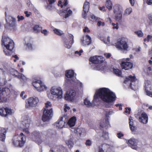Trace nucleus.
Wrapping results in <instances>:
<instances>
[{
  "label": "nucleus",
  "instance_id": "obj_1",
  "mask_svg": "<svg viewBox=\"0 0 152 152\" xmlns=\"http://www.w3.org/2000/svg\"><path fill=\"white\" fill-rule=\"evenodd\" d=\"M116 97L115 94L109 89L102 88L97 91L94 96L93 99L91 103L87 98L84 100V104L88 107H93L95 105L94 102L99 99H100L103 102L107 103H112L113 105L116 100Z\"/></svg>",
  "mask_w": 152,
  "mask_h": 152
},
{
  "label": "nucleus",
  "instance_id": "obj_2",
  "mask_svg": "<svg viewBox=\"0 0 152 152\" xmlns=\"http://www.w3.org/2000/svg\"><path fill=\"white\" fill-rule=\"evenodd\" d=\"M2 45L5 47L6 49H4L3 51L6 55L10 56L12 53V50L14 48V43L12 40L8 37L2 36L1 40Z\"/></svg>",
  "mask_w": 152,
  "mask_h": 152
},
{
  "label": "nucleus",
  "instance_id": "obj_3",
  "mask_svg": "<svg viewBox=\"0 0 152 152\" xmlns=\"http://www.w3.org/2000/svg\"><path fill=\"white\" fill-rule=\"evenodd\" d=\"M26 137L23 133L19 135L14 136L12 139V143L15 147H22L23 146L25 142Z\"/></svg>",
  "mask_w": 152,
  "mask_h": 152
},
{
  "label": "nucleus",
  "instance_id": "obj_4",
  "mask_svg": "<svg viewBox=\"0 0 152 152\" xmlns=\"http://www.w3.org/2000/svg\"><path fill=\"white\" fill-rule=\"evenodd\" d=\"M32 141L40 144L42 141V133L39 132L34 131L31 133L29 137Z\"/></svg>",
  "mask_w": 152,
  "mask_h": 152
},
{
  "label": "nucleus",
  "instance_id": "obj_5",
  "mask_svg": "<svg viewBox=\"0 0 152 152\" xmlns=\"http://www.w3.org/2000/svg\"><path fill=\"white\" fill-rule=\"evenodd\" d=\"M10 90L7 88H0V102H6L9 98Z\"/></svg>",
  "mask_w": 152,
  "mask_h": 152
},
{
  "label": "nucleus",
  "instance_id": "obj_6",
  "mask_svg": "<svg viewBox=\"0 0 152 152\" xmlns=\"http://www.w3.org/2000/svg\"><path fill=\"white\" fill-rule=\"evenodd\" d=\"M32 84L34 87L39 91H42L47 89L46 87L40 80L35 79L32 82Z\"/></svg>",
  "mask_w": 152,
  "mask_h": 152
},
{
  "label": "nucleus",
  "instance_id": "obj_7",
  "mask_svg": "<svg viewBox=\"0 0 152 152\" xmlns=\"http://www.w3.org/2000/svg\"><path fill=\"white\" fill-rule=\"evenodd\" d=\"M42 120L44 122L49 121L52 118L53 115V109L50 108L49 109H43Z\"/></svg>",
  "mask_w": 152,
  "mask_h": 152
},
{
  "label": "nucleus",
  "instance_id": "obj_8",
  "mask_svg": "<svg viewBox=\"0 0 152 152\" xmlns=\"http://www.w3.org/2000/svg\"><path fill=\"white\" fill-rule=\"evenodd\" d=\"M113 12L115 14V19L118 21L121 20L122 18V12L120 5L116 4L114 6Z\"/></svg>",
  "mask_w": 152,
  "mask_h": 152
},
{
  "label": "nucleus",
  "instance_id": "obj_9",
  "mask_svg": "<svg viewBox=\"0 0 152 152\" xmlns=\"http://www.w3.org/2000/svg\"><path fill=\"white\" fill-rule=\"evenodd\" d=\"M116 48L120 50H127L128 48V45L127 42L124 39L121 38L119 41L115 43Z\"/></svg>",
  "mask_w": 152,
  "mask_h": 152
},
{
  "label": "nucleus",
  "instance_id": "obj_10",
  "mask_svg": "<svg viewBox=\"0 0 152 152\" xmlns=\"http://www.w3.org/2000/svg\"><path fill=\"white\" fill-rule=\"evenodd\" d=\"M89 61L94 64H102L105 60L104 58L102 56H95L91 57L89 59Z\"/></svg>",
  "mask_w": 152,
  "mask_h": 152
},
{
  "label": "nucleus",
  "instance_id": "obj_11",
  "mask_svg": "<svg viewBox=\"0 0 152 152\" xmlns=\"http://www.w3.org/2000/svg\"><path fill=\"white\" fill-rule=\"evenodd\" d=\"M39 102V99L37 97H30L28 99V103L26 105V107H35L37 105Z\"/></svg>",
  "mask_w": 152,
  "mask_h": 152
},
{
  "label": "nucleus",
  "instance_id": "obj_12",
  "mask_svg": "<svg viewBox=\"0 0 152 152\" xmlns=\"http://www.w3.org/2000/svg\"><path fill=\"white\" fill-rule=\"evenodd\" d=\"M76 95V93L73 90H70L69 91H67L64 95V99L66 101L73 102L75 98Z\"/></svg>",
  "mask_w": 152,
  "mask_h": 152
},
{
  "label": "nucleus",
  "instance_id": "obj_13",
  "mask_svg": "<svg viewBox=\"0 0 152 152\" xmlns=\"http://www.w3.org/2000/svg\"><path fill=\"white\" fill-rule=\"evenodd\" d=\"M0 111L1 114L2 115V116L7 117L9 115H11L14 113L13 110L10 108L6 107L5 108L2 107L0 108Z\"/></svg>",
  "mask_w": 152,
  "mask_h": 152
},
{
  "label": "nucleus",
  "instance_id": "obj_14",
  "mask_svg": "<svg viewBox=\"0 0 152 152\" xmlns=\"http://www.w3.org/2000/svg\"><path fill=\"white\" fill-rule=\"evenodd\" d=\"M51 94L54 95L58 98L61 99L62 97V91L60 87L55 88L52 87L50 90Z\"/></svg>",
  "mask_w": 152,
  "mask_h": 152
},
{
  "label": "nucleus",
  "instance_id": "obj_15",
  "mask_svg": "<svg viewBox=\"0 0 152 152\" xmlns=\"http://www.w3.org/2000/svg\"><path fill=\"white\" fill-rule=\"evenodd\" d=\"M69 40L66 39L64 41V44L65 47L68 49L70 48L72 46V44L74 43V36L72 34H69Z\"/></svg>",
  "mask_w": 152,
  "mask_h": 152
},
{
  "label": "nucleus",
  "instance_id": "obj_16",
  "mask_svg": "<svg viewBox=\"0 0 152 152\" xmlns=\"http://www.w3.org/2000/svg\"><path fill=\"white\" fill-rule=\"evenodd\" d=\"M138 140L134 138H131L128 141V144L132 148L136 149L137 148V143Z\"/></svg>",
  "mask_w": 152,
  "mask_h": 152
},
{
  "label": "nucleus",
  "instance_id": "obj_17",
  "mask_svg": "<svg viewBox=\"0 0 152 152\" xmlns=\"http://www.w3.org/2000/svg\"><path fill=\"white\" fill-rule=\"evenodd\" d=\"M121 66L122 69L126 70L131 69L133 67V63L130 62L122 61Z\"/></svg>",
  "mask_w": 152,
  "mask_h": 152
},
{
  "label": "nucleus",
  "instance_id": "obj_18",
  "mask_svg": "<svg viewBox=\"0 0 152 152\" xmlns=\"http://www.w3.org/2000/svg\"><path fill=\"white\" fill-rule=\"evenodd\" d=\"M91 37L88 35H86L85 37V40L84 37H83L81 39V43L84 46L86 45H89L91 42Z\"/></svg>",
  "mask_w": 152,
  "mask_h": 152
},
{
  "label": "nucleus",
  "instance_id": "obj_19",
  "mask_svg": "<svg viewBox=\"0 0 152 152\" xmlns=\"http://www.w3.org/2000/svg\"><path fill=\"white\" fill-rule=\"evenodd\" d=\"M8 128L0 127V140L4 141Z\"/></svg>",
  "mask_w": 152,
  "mask_h": 152
},
{
  "label": "nucleus",
  "instance_id": "obj_20",
  "mask_svg": "<svg viewBox=\"0 0 152 152\" xmlns=\"http://www.w3.org/2000/svg\"><path fill=\"white\" fill-rule=\"evenodd\" d=\"M11 73L12 75L15 76V77L19 79L25 80L26 78L23 74L20 73L17 71L15 69H13L11 71Z\"/></svg>",
  "mask_w": 152,
  "mask_h": 152
},
{
  "label": "nucleus",
  "instance_id": "obj_21",
  "mask_svg": "<svg viewBox=\"0 0 152 152\" xmlns=\"http://www.w3.org/2000/svg\"><path fill=\"white\" fill-rule=\"evenodd\" d=\"M140 122L143 124H146L147 123L148 120V117L147 114L145 112H143L141 116L139 117Z\"/></svg>",
  "mask_w": 152,
  "mask_h": 152
},
{
  "label": "nucleus",
  "instance_id": "obj_22",
  "mask_svg": "<svg viewBox=\"0 0 152 152\" xmlns=\"http://www.w3.org/2000/svg\"><path fill=\"white\" fill-rule=\"evenodd\" d=\"M30 123V120L29 119H27L22 122V124L23 126V130H25L26 132L27 133H29L28 129L29 127Z\"/></svg>",
  "mask_w": 152,
  "mask_h": 152
},
{
  "label": "nucleus",
  "instance_id": "obj_23",
  "mask_svg": "<svg viewBox=\"0 0 152 152\" xmlns=\"http://www.w3.org/2000/svg\"><path fill=\"white\" fill-rule=\"evenodd\" d=\"M63 117H61L57 122L55 123V125L58 129L62 128L64 126L65 122L63 120Z\"/></svg>",
  "mask_w": 152,
  "mask_h": 152
},
{
  "label": "nucleus",
  "instance_id": "obj_24",
  "mask_svg": "<svg viewBox=\"0 0 152 152\" xmlns=\"http://www.w3.org/2000/svg\"><path fill=\"white\" fill-rule=\"evenodd\" d=\"M152 86L150 84L146 85L144 87V89L146 94L152 97V92L150 91L152 90Z\"/></svg>",
  "mask_w": 152,
  "mask_h": 152
},
{
  "label": "nucleus",
  "instance_id": "obj_25",
  "mask_svg": "<svg viewBox=\"0 0 152 152\" xmlns=\"http://www.w3.org/2000/svg\"><path fill=\"white\" fill-rule=\"evenodd\" d=\"M6 20L7 23L10 27H13L15 24V20L11 16H9L6 18Z\"/></svg>",
  "mask_w": 152,
  "mask_h": 152
},
{
  "label": "nucleus",
  "instance_id": "obj_26",
  "mask_svg": "<svg viewBox=\"0 0 152 152\" xmlns=\"http://www.w3.org/2000/svg\"><path fill=\"white\" fill-rule=\"evenodd\" d=\"M129 126L130 129L133 134H135L134 132L136 129L135 126H134V122L133 121V117L130 116L129 119Z\"/></svg>",
  "mask_w": 152,
  "mask_h": 152
},
{
  "label": "nucleus",
  "instance_id": "obj_27",
  "mask_svg": "<svg viewBox=\"0 0 152 152\" xmlns=\"http://www.w3.org/2000/svg\"><path fill=\"white\" fill-rule=\"evenodd\" d=\"M136 80V77L134 76H132L131 75H129L128 77H126L124 81V83L125 84L127 83V82L130 81V86H131L132 85V82H134Z\"/></svg>",
  "mask_w": 152,
  "mask_h": 152
},
{
  "label": "nucleus",
  "instance_id": "obj_28",
  "mask_svg": "<svg viewBox=\"0 0 152 152\" xmlns=\"http://www.w3.org/2000/svg\"><path fill=\"white\" fill-rule=\"evenodd\" d=\"M66 12V14L63 17L65 18H66L72 14V11L70 9H69V8H66V9H63L62 10V13H65Z\"/></svg>",
  "mask_w": 152,
  "mask_h": 152
},
{
  "label": "nucleus",
  "instance_id": "obj_29",
  "mask_svg": "<svg viewBox=\"0 0 152 152\" xmlns=\"http://www.w3.org/2000/svg\"><path fill=\"white\" fill-rule=\"evenodd\" d=\"M74 71L72 70H66L65 72V75L67 78H71L74 77Z\"/></svg>",
  "mask_w": 152,
  "mask_h": 152
},
{
  "label": "nucleus",
  "instance_id": "obj_30",
  "mask_svg": "<svg viewBox=\"0 0 152 152\" xmlns=\"http://www.w3.org/2000/svg\"><path fill=\"white\" fill-rule=\"evenodd\" d=\"M76 121V117H73L69 119L68 121V124L71 126H74L75 125Z\"/></svg>",
  "mask_w": 152,
  "mask_h": 152
},
{
  "label": "nucleus",
  "instance_id": "obj_31",
  "mask_svg": "<svg viewBox=\"0 0 152 152\" xmlns=\"http://www.w3.org/2000/svg\"><path fill=\"white\" fill-rule=\"evenodd\" d=\"M105 5L106 7L109 11L112 9L113 4L110 0H106Z\"/></svg>",
  "mask_w": 152,
  "mask_h": 152
},
{
  "label": "nucleus",
  "instance_id": "obj_32",
  "mask_svg": "<svg viewBox=\"0 0 152 152\" xmlns=\"http://www.w3.org/2000/svg\"><path fill=\"white\" fill-rule=\"evenodd\" d=\"M68 4L67 0H64L63 2L61 0H59L58 1V5L60 6L61 8H62L64 6H66Z\"/></svg>",
  "mask_w": 152,
  "mask_h": 152
},
{
  "label": "nucleus",
  "instance_id": "obj_33",
  "mask_svg": "<svg viewBox=\"0 0 152 152\" xmlns=\"http://www.w3.org/2000/svg\"><path fill=\"white\" fill-rule=\"evenodd\" d=\"M53 31L54 33L59 36H61L64 34L63 31L59 29L55 28L53 29Z\"/></svg>",
  "mask_w": 152,
  "mask_h": 152
},
{
  "label": "nucleus",
  "instance_id": "obj_34",
  "mask_svg": "<svg viewBox=\"0 0 152 152\" xmlns=\"http://www.w3.org/2000/svg\"><path fill=\"white\" fill-rule=\"evenodd\" d=\"M42 29V27L38 25H35L33 27V30L36 33H39Z\"/></svg>",
  "mask_w": 152,
  "mask_h": 152
},
{
  "label": "nucleus",
  "instance_id": "obj_35",
  "mask_svg": "<svg viewBox=\"0 0 152 152\" xmlns=\"http://www.w3.org/2000/svg\"><path fill=\"white\" fill-rule=\"evenodd\" d=\"M90 7V3L89 2L87 1H85L84 3L83 7V10L88 11Z\"/></svg>",
  "mask_w": 152,
  "mask_h": 152
},
{
  "label": "nucleus",
  "instance_id": "obj_36",
  "mask_svg": "<svg viewBox=\"0 0 152 152\" xmlns=\"http://www.w3.org/2000/svg\"><path fill=\"white\" fill-rule=\"evenodd\" d=\"M113 72L117 76H120L121 75L122 72L121 70L118 69H113Z\"/></svg>",
  "mask_w": 152,
  "mask_h": 152
},
{
  "label": "nucleus",
  "instance_id": "obj_37",
  "mask_svg": "<svg viewBox=\"0 0 152 152\" xmlns=\"http://www.w3.org/2000/svg\"><path fill=\"white\" fill-rule=\"evenodd\" d=\"M100 148L104 150V151H107L109 148V147L107 144L104 143L102 145L101 147H100Z\"/></svg>",
  "mask_w": 152,
  "mask_h": 152
},
{
  "label": "nucleus",
  "instance_id": "obj_38",
  "mask_svg": "<svg viewBox=\"0 0 152 152\" xmlns=\"http://www.w3.org/2000/svg\"><path fill=\"white\" fill-rule=\"evenodd\" d=\"M45 107L43 109H49L50 108H52V105L50 102H47L45 103Z\"/></svg>",
  "mask_w": 152,
  "mask_h": 152
},
{
  "label": "nucleus",
  "instance_id": "obj_39",
  "mask_svg": "<svg viewBox=\"0 0 152 152\" xmlns=\"http://www.w3.org/2000/svg\"><path fill=\"white\" fill-rule=\"evenodd\" d=\"M66 144L69 148H72L74 145L73 142L71 140H69L66 142Z\"/></svg>",
  "mask_w": 152,
  "mask_h": 152
},
{
  "label": "nucleus",
  "instance_id": "obj_40",
  "mask_svg": "<svg viewBox=\"0 0 152 152\" xmlns=\"http://www.w3.org/2000/svg\"><path fill=\"white\" fill-rule=\"evenodd\" d=\"M132 12V9L130 8H127L125 11L124 15H128L130 14Z\"/></svg>",
  "mask_w": 152,
  "mask_h": 152
},
{
  "label": "nucleus",
  "instance_id": "obj_41",
  "mask_svg": "<svg viewBox=\"0 0 152 152\" xmlns=\"http://www.w3.org/2000/svg\"><path fill=\"white\" fill-rule=\"evenodd\" d=\"M102 137L105 139L107 140L108 138V134L106 132L103 131Z\"/></svg>",
  "mask_w": 152,
  "mask_h": 152
},
{
  "label": "nucleus",
  "instance_id": "obj_42",
  "mask_svg": "<svg viewBox=\"0 0 152 152\" xmlns=\"http://www.w3.org/2000/svg\"><path fill=\"white\" fill-rule=\"evenodd\" d=\"M92 144V142L91 140L89 139L87 140H86L85 145L87 146H90Z\"/></svg>",
  "mask_w": 152,
  "mask_h": 152
},
{
  "label": "nucleus",
  "instance_id": "obj_43",
  "mask_svg": "<svg viewBox=\"0 0 152 152\" xmlns=\"http://www.w3.org/2000/svg\"><path fill=\"white\" fill-rule=\"evenodd\" d=\"M135 33L139 37H141L143 36V34L141 31H135Z\"/></svg>",
  "mask_w": 152,
  "mask_h": 152
},
{
  "label": "nucleus",
  "instance_id": "obj_44",
  "mask_svg": "<svg viewBox=\"0 0 152 152\" xmlns=\"http://www.w3.org/2000/svg\"><path fill=\"white\" fill-rule=\"evenodd\" d=\"M26 45L28 49L30 50H33V48L32 47V45L31 43H28Z\"/></svg>",
  "mask_w": 152,
  "mask_h": 152
},
{
  "label": "nucleus",
  "instance_id": "obj_45",
  "mask_svg": "<svg viewBox=\"0 0 152 152\" xmlns=\"http://www.w3.org/2000/svg\"><path fill=\"white\" fill-rule=\"evenodd\" d=\"M83 11L82 13V17L84 18H86L87 17V13L88 12V11L83 10Z\"/></svg>",
  "mask_w": 152,
  "mask_h": 152
},
{
  "label": "nucleus",
  "instance_id": "obj_46",
  "mask_svg": "<svg viewBox=\"0 0 152 152\" xmlns=\"http://www.w3.org/2000/svg\"><path fill=\"white\" fill-rule=\"evenodd\" d=\"M97 25L99 27L101 26H103L105 25V23L104 22H102L101 21H99L97 23Z\"/></svg>",
  "mask_w": 152,
  "mask_h": 152
},
{
  "label": "nucleus",
  "instance_id": "obj_47",
  "mask_svg": "<svg viewBox=\"0 0 152 152\" xmlns=\"http://www.w3.org/2000/svg\"><path fill=\"white\" fill-rule=\"evenodd\" d=\"M91 18L93 21H96L99 20L98 18L94 16L93 15H91Z\"/></svg>",
  "mask_w": 152,
  "mask_h": 152
},
{
  "label": "nucleus",
  "instance_id": "obj_48",
  "mask_svg": "<svg viewBox=\"0 0 152 152\" xmlns=\"http://www.w3.org/2000/svg\"><path fill=\"white\" fill-rule=\"evenodd\" d=\"M124 136V134L121 132H118L117 134V136L118 138L120 139L122 137H123Z\"/></svg>",
  "mask_w": 152,
  "mask_h": 152
},
{
  "label": "nucleus",
  "instance_id": "obj_49",
  "mask_svg": "<svg viewBox=\"0 0 152 152\" xmlns=\"http://www.w3.org/2000/svg\"><path fill=\"white\" fill-rule=\"evenodd\" d=\"M125 110L124 112L126 113H127L129 114H130L131 108L129 107H126L125 108Z\"/></svg>",
  "mask_w": 152,
  "mask_h": 152
},
{
  "label": "nucleus",
  "instance_id": "obj_50",
  "mask_svg": "<svg viewBox=\"0 0 152 152\" xmlns=\"http://www.w3.org/2000/svg\"><path fill=\"white\" fill-rule=\"evenodd\" d=\"M40 31L42 33L44 34L45 36H47L48 34V32L46 29H44L43 30H41Z\"/></svg>",
  "mask_w": 152,
  "mask_h": 152
},
{
  "label": "nucleus",
  "instance_id": "obj_51",
  "mask_svg": "<svg viewBox=\"0 0 152 152\" xmlns=\"http://www.w3.org/2000/svg\"><path fill=\"white\" fill-rule=\"evenodd\" d=\"M107 124H105L101 123L100 125V128L101 129L103 128L104 127L107 126Z\"/></svg>",
  "mask_w": 152,
  "mask_h": 152
},
{
  "label": "nucleus",
  "instance_id": "obj_52",
  "mask_svg": "<svg viewBox=\"0 0 152 152\" xmlns=\"http://www.w3.org/2000/svg\"><path fill=\"white\" fill-rule=\"evenodd\" d=\"M148 18L150 21L149 24L151 25V23H152V15L151 14L149 15L148 16Z\"/></svg>",
  "mask_w": 152,
  "mask_h": 152
},
{
  "label": "nucleus",
  "instance_id": "obj_53",
  "mask_svg": "<svg viewBox=\"0 0 152 152\" xmlns=\"http://www.w3.org/2000/svg\"><path fill=\"white\" fill-rule=\"evenodd\" d=\"M83 31L84 32L89 33L90 32V30L87 27H85L83 29Z\"/></svg>",
  "mask_w": 152,
  "mask_h": 152
},
{
  "label": "nucleus",
  "instance_id": "obj_54",
  "mask_svg": "<svg viewBox=\"0 0 152 152\" xmlns=\"http://www.w3.org/2000/svg\"><path fill=\"white\" fill-rule=\"evenodd\" d=\"M104 55L107 58H108L110 57L111 54L109 53H105L104 54Z\"/></svg>",
  "mask_w": 152,
  "mask_h": 152
},
{
  "label": "nucleus",
  "instance_id": "obj_55",
  "mask_svg": "<svg viewBox=\"0 0 152 152\" xmlns=\"http://www.w3.org/2000/svg\"><path fill=\"white\" fill-rule=\"evenodd\" d=\"M25 94V92L24 91H23L21 92V93L20 94V96L21 97H22L23 99H24L26 97V95H25L24 97H23V94Z\"/></svg>",
  "mask_w": 152,
  "mask_h": 152
},
{
  "label": "nucleus",
  "instance_id": "obj_56",
  "mask_svg": "<svg viewBox=\"0 0 152 152\" xmlns=\"http://www.w3.org/2000/svg\"><path fill=\"white\" fill-rule=\"evenodd\" d=\"M83 50H80L79 51H76L75 52V54H77L79 56H81V55L82 53H83Z\"/></svg>",
  "mask_w": 152,
  "mask_h": 152
},
{
  "label": "nucleus",
  "instance_id": "obj_57",
  "mask_svg": "<svg viewBox=\"0 0 152 152\" xmlns=\"http://www.w3.org/2000/svg\"><path fill=\"white\" fill-rule=\"evenodd\" d=\"M18 18V21H20L21 20H23L24 19V17L23 16H20L18 15L17 17Z\"/></svg>",
  "mask_w": 152,
  "mask_h": 152
},
{
  "label": "nucleus",
  "instance_id": "obj_58",
  "mask_svg": "<svg viewBox=\"0 0 152 152\" xmlns=\"http://www.w3.org/2000/svg\"><path fill=\"white\" fill-rule=\"evenodd\" d=\"M24 13L26 15V17H28L30 16V14L31 13V12L29 13L28 11H26L24 12Z\"/></svg>",
  "mask_w": 152,
  "mask_h": 152
},
{
  "label": "nucleus",
  "instance_id": "obj_59",
  "mask_svg": "<svg viewBox=\"0 0 152 152\" xmlns=\"http://www.w3.org/2000/svg\"><path fill=\"white\" fill-rule=\"evenodd\" d=\"M146 3L148 5H151L152 4V0H147Z\"/></svg>",
  "mask_w": 152,
  "mask_h": 152
},
{
  "label": "nucleus",
  "instance_id": "obj_60",
  "mask_svg": "<svg viewBox=\"0 0 152 152\" xmlns=\"http://www.w3.org/2000/svg\"><path fill=\"white\" fill-rule=\"evenodd\" d=\"M105 7L104 6H103L102 7H99V9L100 10L103 11V12H105L106 10H105Z\"/></svg>",
  "mask_w": 152,
  "mask_h": 152
},
{
  "label": "nucleus",
  "instance_id": "obj_61",
  "mask_svg": "<svg viewBox=\"0 0 152 152\" xmlns=\"http://www.w3.org/2000/svg\"><path fill=\"white\" fill-rule=\"evenodd\" d=\"M56 1V0H48V2L50 5L54 3Z\"/></svg>",
  "mask_w": 152,
  "mask_h": 152
},
{
  "label": "nucleus",
  "instance_id": "obj_62",
  "mask_svg": "<svg viewBox=\"0 0 152 152\" xmlns=\"http://www.w3.org/2000/svg\"><path fill=\"white\" fill-rule=\"evenodd\" d=\"M113 112L112 111H110L108 112H106V117H108V115H110L111 114H112V113H113Z\"/></svg>",
  "mask_w": 152,
  "mask_h": 152
},
{
  "label": "nucleus",
  "instance_id": "obj_63",
  "mask_svg": "<svg viewBox=\"0 0 152 152\" xmlns=\"http://www.w3.org/2000/svg\"><path fill=\"white\" fill-rule=\"evenodd\" d=\"M129 1L131 5L132 6H134V0H129Z\"/></svg>",
  "mask_w": 152,
  "mask_h": 152
},
{
  "label": "nucleus",
  "instance_id": "obj_64",
  "mask_svg": "<svg viewBox=\"0 0 152 152\" xmlns=\"http://www.w3.org/2000/svg\"><path fill=\"white\" fill-rule=\"evenodd\" d=\"M113 28L114 29H118L119 28L118 23H116V26H113Z\"/></svg>",
  "mask_w": 152,
  "mask_h": 152
}]
</instances>
